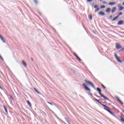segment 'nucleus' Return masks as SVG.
<instances>
[{
	"instance_id": "1",
	"label": "nucleus",
	"mask_w": 124,
	"mask_h": 124,
	"mask_svg": "<svg viewBox=\"0 0 124 124\" xmlns=\"http://www.w3.org/2000/svg\"><path fill=\"white\" fill-rule=\"evenodd\" d=\"M94 99H95V101H96L97 102H98V103H100V104L102 106L105 108H104V110L108 112L111 115H113L112 112L111 111V109L109 108L108 107H107V106H106V105H105L103 104L102 103H101V102H100V101H99V100H97V99L94 98Z\"/></svg>"
},
{
	"instance_id": "2",
	"label": "nucleus",
	"mask_w": 124,
	"mask_h": 124,
	"mask_svg": "<svg viewBox=\"0 0 124 124\" xmlns=\"http://www.w3.org/2000/svg\"><path fill=\"white\" fill-rule=\"evenodd\" d=\"M96 90H97L99 94H100V95L102 97L104 98V99L105 100L109 101L108 98L105 97L104 95L102 94V93H101V90L100 88H96Z\"/></svg>"
},
{
	"instance_id": "3",
	"label": "nucleus",
	"mask_w": 124,
	"mask_h": 124,
	"mask_svg": "<svg viewBox=\"0 0 124 124\" xmlns=\"http://www.w3.org/2000/svg\"><path fill=\"white\" fill-rule=\"evenodd\" d=\"M85 83H86V84H87V85H91V86L93 87H94L93 84V83H92L91 82L87 80H85Z\"/></svg>"
},
{
	"instance_id": "4",
	"label": "nucleus",
	"mask_w": 124,
	"mask_h": 124,
	"mask_svg": "<svg viewBox=\"0 0 124 124\" xmlns=\"http://www.w3.org/2000/svg\"><path fill=\"white\" fill-rule=\"evenodd\" d=\"M82 86H83V87H84V89L86 90V91H88L89 92H91V90H90V89L88 88V87L86 86V85L85 83L83 84Z\"/></svg>"
},
{
	"instance_id": "5",
	"label": "nucleus",
	"mask_w": 124,
	"mask_h": 124,
	"mask_svg": "<svg viewBox=\"0 0 124 124\" xmlns=\"http://www.w3.org/2000/svg\"><path fill=\"white\" fill-rule=\"evenodd\" d=\"M115 47L118 50L122 48L121 45H120V44H115Z\"/></svg>"
},
{
	"instance_id": "6",
	"label": "nucleus",
	"mask_w": 124,
	"mask_h": 124,
	"mask_svg": "<svg viewBox=\"0 0 124 124\" xmlns=\"http://www.w3.org/2000/svg\"><path fill=\"white\" fill-rule=\"evenodd\" d=\"M114 57H115V58H116L117 61L119 62V63H122V61L120 59V58L117 56V55L115 54H114Z\"/></svg>"
},
{
	"instance_id": "7",
	"label": "nucleus",
	"mask_w": 124,
	"mask_h": 124,
	"mask_svg": "<svg viewBox=\"0 0 124 124\" xmlns=\"http://www.w3.org/2000/svg\"><path fill=\"white\" fill-rule=\"evenodd\" d=\"M124 20H119V22H118V23H117V25H121L124 24Z\"/></svg>"
},
{
	"instance_id": "8",
	"label": "nucleus",
	"mask_w": 124,
	"mask_h": 124,
	"mask_svg": "<svg viewBox=\"0 0 124 124\" xmlns=\"http://www.w3.org/2000/svg\"><path fill=\"white\" fill-rule=\"evenodd\" d=\"M118 7H119V11H122L124 9V7L123 6H121L120 4L118 5Z\"/></svg>"
},
{
	"instance_id": "9",
	"label": "nucleus",
	"mask_w": 124,
	"mask_h": 124,
	"mask_svg": "<svg viewBox=\"0 0 124 124\" xmlns=\"http://www.w3.org/2000/svg\"><path fill=\"white\" fill-rule=\"evenodd\" d=\"M117 100H118V101L119 102V103H120V104H121L122 105H124V103H123L121 100H120V98H119V97H116Z\"/></svg>"
},
{
	"instance_id": "10",
	"label": "nucleus",
	"mask_w": 124,
	"mask_h": 124,
	"mask_svg": "<svg viewBox=\"0 0 124 124\" xmlns=\"http://www.w3.org/2000/svg\"><path fill=\"white\" fill-rule=\"evenodd\" d=\"M116 11V7H114L112 8V10H111V13L113 14Z\"/></svg>"
},
{
	"instance_id": "11",
	"label": "nucleus",
	"mask_w": 124,
	"mask_h": 124,
	"mask_svg": "<svg viewBox=\"0 0 124 124\" xmlns=\"http://www.w3.org/2000/svg\"><path fill=\"white\" fill-rule=\"evenodd\" d=\"M74 56H75L76 57L77 59H78L79 61L81 62V59H80L79 58V57L78 56V55L76 54V53H74Z\"/></svg>"
},
{
	"instance_id": "12",
	"label": "nucleus",
	"mask_w": 124,
	"mask_h": 124,
	"mask_svg": "<svg viewBox=\"0 0 124 124\" xmlns=\"http://www.w3.org/2000/svg\"><path fill=\"white\" fill-rule=\"evenodd\" d=\"M99 15L104 16L105 15V14L103 12H99Z\"/></svg>"
},
{
	"instance_id": "13",
	"label": "nucleus",
	"mask_w": 124,
	"mask_h": 124,
	"mask_svg": "<svg viewBox=\"0 0 124 124\" xmlns=\"http://www.w3.org/2000/svg\"><path fill=\"white\" fill-rule=\"evenodd\" d=\"M23 65H24L25 67H27V64H26V62L24 61H22Z\"/></svg>"
},
{
	"instance_id": "14",
	"label": "nucleus",
	"mask_w": 124,
	"mask_h": 124,
	"mask_svg": "<svg viewBox=\"0 0 124 124\" xmlns=\"http://www.w3.org/2000/svg\"><path fill=\"white\" fill-rule=\"evenodd\" d=\"M119 17H120V16H115V17L113 18V19L112 20V21H115L117 18H118Z\"/></svg>"
},
{
	"instance_id": "15",
	"label": "nucleus",
	"mask_w": 124,
	"mask_h": 124,
	"mask_svg": "<svg viewBox=\"0 0 124 124\" xmlns=\"http://www.w3.org/2000/svg\"><path fill=\"white\" fill-rule=\"evenodd\" d=\"M115 4V2H111L108 3L109 5H114Z\"/></svg>"
},
{
	"instance_id": "16",
	"label": "nucleus",
	"mask_w": 124,
	"mask_h": 124,
	"mask_svg": "<svg viewBox=\"0 0 124 124\" xmlns=\"http://www.w3.org/2000/svg\"><path fill=\"white\" fill-rule=\"evenodd\" d=\"M110 11H111V8H108L106 9V13H108L109 12H110Z\"/></svg>"
},
{
	"instance_id": "17",
	"label": "nucleus",
	"mask_w": 124,
	"mask_h": 124,
	"mask_svg": "<svg viewBox=\"0 0 124 124\" xmlns=\"http://www.w3.org/2000/svg\"><path fill=\"white\" fill-rule=\"evenodd\" d=\"M27 104H28V105H29L30 107H31V103H30L29 100L27 101Z\"/></svg>"
},
{
	"instance_id": "18",
	"label": "nucleus",
	"mask_w": 124,
	"mask_h": 124,
	"mask_svg": "<svg viewBox=\"0 0 124 124\" xmlns=\"http://www.w3.org/2000/svg\"><path fill=\"white\" fill-rule=\"evenodd\" d=\"M33 89H34V90H35V91H36V93H37L39 94H40V92H39V91H37L35 88H34Z\"/></svg>"
},
{
	"instance_id": "19",
	"label": "nucleus",
	"mask_w": 124,
	"mask_h": 124,
	"mask_svg": "<svg viewBox=\"0 0 124 124\" xmlns=\"http://www.w3.org/2000/svg\"><path fill=\"white\" fill-rule=\"evenodd\" d=\"M3 108H4V109H5V111H6V113H8V111H7V109H6V107H5L4 106H3Z\"/></svg>"
},
{
	"instance_id": "20",
	"label": "nucleus",
	"mask_w": 124,
	"mask_h": 124,
	"mask_svg": "<svg viewBox=\"0 0 124 124\" xmlns=\"http://www.w3.org/2000/svg\"><path fill=\"white\" fill-rule=\"evenodd\" d=\"M120 120L124 123V117H120Z\"/></svg>"
},
{
	"instance_id": "21",
	"label": "nucleus",
	"mask_w": 124,
	"mask_h": 124,
	"mask_svg": "<svg viewBox=\"0 0 124 124\" xmlns=\"http://www.w3.org/2000/svg\"><path fill=\"white\" fill-rule=\"evenodd\" d=\"M0 39L1 40V41H3L4 42V39H3V38H2V36L0 35Z\"/></svg>"
},
{
	"instance_id": "22",
	"label": "nucleus",
	"mask_w": 124,
	"mask_h": 124,
	"mask_svg": "<svg viewBox=\"0 0 124 124\" xmlns=\"http://www.w3.org/2000/svg\"><path fill=\"white\" fill-rule=\"evenodd\" d=\"M100 8H101V9H104V8H105V6H104V5H101V6H100Z\"/></svg>"
},
{
	"instance_id": "23",
	"label": "nucleus",
	"mask_w": 124,
	"mask_h": 124,
	"mask_svg": "<svg viewBox=\"0 0 124 124\" xmlns=\"http://www.w3.org/2000/svg\"><path fill=\"white\" fill-rule=\"evenodd\" d=\"M101 86L104 89H106V87H105L103 84H101Z\"/></svg>"
},
{
	"instance_id": "24",
	"label": "nucleus",
	"mask_w": 124,
	"mask_h": 124,
	"mask_svg": "<svg viewBox=\"0 0 124 124\" xmlns=\"http://www.w3.org/2000/svg\"><path fill=\"white\" fill-rule=\"evenodd\" d=\"M100 10V8H97L95 10V12L97 13V12H98V11Z\"/></svg>"
},
{
	"instance_id": "25",
	"label": "nucleus",
	"mask_w": 124,
	"mask_h": 124,
	"mask_svg": "<svg viewBox=\"0 0 124 124\" xmlns=\"http://www.w3.org/2000/svg\"><path fill=\"white\" fill-rule=\"evenodd\" d=\"M122 15H123V13H122V12H119V15H118L117 16H119V17H120V16H122Z\"/></svg>"
},
{
	"instance_id": "26",
	"label": "nucleus",
	"mask_w": 124,
	"mask_h": 124,
	"mask_svg": "<svg viewBox=\"0 0 124 124\" xmlns=\"http://www.w3.org/2000/svg\"><path fill=\"white\" fill-rule=\"evenodd\" d=\"M0 59H1V61L3 62L4 60L3 58H2V56L0 55Z\"/></svg>"
},
{
	"instance_id": "27",
	"label": "nucleus",
	"mask_w": 124,
	"mask_h": 124,
	"mask_svg": "<svg viewBox=\"0 0 124 124\" xmlns=\"http://www.w3.org/2000/svg\"><path fill=\"white\" fill-rule=\"evenodd\" d=\"M102 3L104 4H108V2H106V1H103L102 2Z\"/></svg>"
},
{
	"instance_id": "28",
	"label": "nucleus",
	"mask_w": 124,
	"mask_h": 124,
	"mask_svg": "<svg viewBox=\"0 0 124 124\" xmlns=\"http://www.w3.org/2000/svg\"><path fill=\"white\" fill-rule=\"evenodd\" d=\"M89 18L90 19V20H92L93 19V16H92L91 15L89 16Z\"/></svg>"
},
{
	"instance_id": "29",
	"label": "nucleus",
	"mask_w": 124,
	"mask_h": 124,
	"mask_svg": "<svg viewBox=\"0 0 124 124\" xmlns=\"http://www.w3.org/2000/svg\"><path fill=\"white\" fill-rule=\"evenodd\" d=\"M34 2H35V3H36V4H38V1L37 0H34Z\"/></svg>"
},
{
	"instance_id": "30",
	"label": "nucleus",
	"mask_w": 124,
	"mask_h": 124,
	"mask_svg": "<svg viewBox=\"0 0 124 124\" xmlns=\"http://www.w3.org/2000/svg\"><path fill=\"white\" fill-rule=\"evenodd\" d=\"M46 103H47V104H48L49 105H51V106L53 105L52 103H50V102H46Z\"/></svg>"
},
{
	"instance_id": "31",
	"label": "nucleus",
	"mask_w": 124,
	"mask_h": 124,
	"mask_svg": "<svg viewBox=\"0 0 124 124\" xmlns=\"http://www.w3.org/2000/svg\"><path fill=\"white\" fill-rule=\"evenodd\" d=\"M98 8V5H95V6H94V8Z\"/></svg>"
},
{
	"instance_id": "32",
	"label": "nucleus",
	"mask_w": 124,
	"mask_h": 124,
	"mask_svg": "<svg viewBox=\"0 0 124 124\" xmlns=\"http://www.w3.org/2000/svg\"><path fill=\"white\" fill-rule=\"evenodd\" d=\"M93 0H87L88 2H91Z\"/></svg>"
},
{
	"instance_id": "33",
	"label": "nucleus",
	"mask_w": 124,
	"mask_h": 124,
	"mask_svg": "<svg viewBox=\"0 0 124 124\" xmlns=\"http://www.w3.org/2000/svg\"><path fill=\"white\" fill-rule=\"evenodd\" d=\"M121 50H122V51H124V48H122Z\"/></svg>"
},
{
	"instance_id": "34",
	"label": "nucleus",
	"mask_w": 124,
	"mask_h": 124,
	"mask_svg": "<svg viewBox=\"0 0 124 124\" xmlns=\"http://www.w3.org/2000/svg\"><path fill=\"white\" fill-rule=\"evenodd\" d=\"M0 89H1V91H2L3 90V89H2V87L0 86Z\"/></svg>"
},
{
	"instance_id": "35",
	"label": "nucleus",
	"mask_w": 124,
	"mask_h": 124,
	"mask_svg": "<svg viewBox=\"0 0 124 124\" xmlns=\"http://www.w3.org/2000/svg\"><path fill=\"white\" fill-rule=\"evenodd\" d=\"M31 61L33 62V58H31Z\"/></svg>"
},
{
	"instance_id": "36",
	"label": "nucleus",
	"mask_w": 124,
	"mask_h": 124,
	"mask_svg": "<svg viewBox=\"0 0 124 124\" xmlns=\"http://www.w3.org/2000/svg\"><path fill=\"white\" fill-rule=\"evenodd\" d=\"M67 123H68V124H70L69 122L68 121Z\"/></svg>"
},
{
	"instance_id": "37",
	"label": "nucleus",
	"mask_w": 124,
	"mask_h": 124,
	"mask_svg": "<svg viewBox=\"0 0 124 124\" xmlns=\"http://www.w3.org/2000/svg\"><path fill=\"white\" fill-rule=\"evenodd\" d=\"M110 18L112 17V16H110Z\"/></svg>"
},
{
	"instance_id": "38",
	"label": "nucleus",
	"mask_w": 124,
	"mask_h": 124,
	"mask_svg": "<svg viewBox=\"0 0 124 124\" xmlns=\"http://www.w3.org/2000/svg\"><path fill=\"white\" fill-rule=\"evenodd\" d=\"M123 5H124V2L123 3Z\"/></svg>"
},
{
	"instance_id": "39",
	"label": "nucleus",
	"mask_w": 124,
	"mask_h": 124,
	"mask_svg": "<svg viewBox=\"0 0 124 124\" xmlns=\"http://www.w3.org/2000/svg\"><path fill=\"white\" fill-rule=\"evenodd\" d=\"M100 0V1H102L103 0Z\"/></svg>"
}]
</instances>
